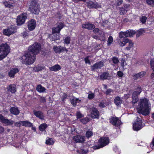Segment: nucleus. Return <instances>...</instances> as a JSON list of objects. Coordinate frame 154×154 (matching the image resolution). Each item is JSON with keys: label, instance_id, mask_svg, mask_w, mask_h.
I'll list each match as a JSON object with an SVG mask.
<instances>
[{"label": "nucleus", "instance_id": "nucleus-42", "mask_svg": "<svg viewBox=\"0 0 154 154\" xmlns=\"http://www.w3.org/2000/svg\"><path fill=\"white\" fill-rule=\"evenodd\" d=\"M147 4L152 7L154 6V0H146Z\"/></svg>", "mask_w": 154, "mask_h": 154}, {"label": "nucleus", "instance_id": "nucleus-5", "mask_svg": "<svg viewBox=\"0 0 154 154\" xmlns=\"http://www.w3.org/2000/svg\"><path fill=\"white\" fill-rule=\"evenodd\" d=\"M1 49H3L2 54L0 55V60L5 58L9 52L10 49L8 45L7 44H2L1 47Z\"/></svg>", "mask_w": 154, "mask_h": 154}, {"label": "nucleus", "instance_id": "nucleus-16", "mask_svg": "<svg viewBox=\"0 0 154 154\" xmlns=\"http://www.w3.org/2000/svg\"><path fill=\"white\" fill-rule=\"evenodd\" d=\"M28 28L30 31L33 30L36 26V21L33 19L29 21L28 23Z\"/></svg>", "mask_w": 154, "mask_h": 154}, {"label": "nucleus", "instance_id": "nucleus-63", "mask_svg": "<svg viewBox=\"0 0 154 154\" xmlns=\"http://www.w3.org/2000/svg\"><path fill=\"white\" fill-rule=\"evenodd\" d=\"M129 97V94H126L124 96V98L125 99H126L128 98Z\"/></svg>", "mask_w": 154, "mask_h": 154}, {"label": "nucleus", "instance_id": "nucleus-43", "mask_svg": "<svg viewBox=\"0 0 154 154\" xmlns=\"http://www.w3.org/2000/svg\"><path fill=\"white\" fill-rule=\"evenodd\" d=\"M113 41V38L111 36H110L108 39L107 41V45H110L112 42Z\"/></svg>", "mask_w": 154, "mask_h": 154}, {"label": "nucleus", "instance_id": "nucleus-1", "mask_svg": "<svg viewBox=\"0 0 154 154\" xmlns=\"http://www.w3.org/2000/svg\"><path fill=\"white\" fill-rule=\"evenodd\" d=\"M137 109L139 113L146 116L148 115L150 112L151 105L148 103V100L147 99H140Z\"/></svg>", "mask_w": 154, "mask_h": 154}, {"label": "nucleus", "instance_id": "nucleus-44", "mask_svg": "<svg viewBox=\"0 0 154 154\" xmlns=\"http://www.w3.org/2000/svg\"><path fill=\"white\" fill-rule=\"evenodd\" d=\"M113 63L115 64H116L119 62L118 58L116 57H113L112 58Z\"/></svg>", "mask_w": 154, "mask_h": 154}, {"label": "nucleus", "instance_id": "nucleus-8", "mask_svg": "<svg viewBox=\"0 0 154 154\" xmlns=\"http://www.w3.org/2000/svg\"><path fill=\"white\" fill-rule=\"evenodd\" d=\"M135 34V31L133 30H128L125 32H121L119 34V38L131 37Z\"/></svg>", "mask_w": 154, "mask_h": 154}, {"label": "nucleus", "instance_id": "nucleus-56", "mask_svg": "<svg viewBox=\"0 0 154 154\" xmlns=\"http://www.w3.org/2000/svg\"><path fill=\"white\" fill-rule=\"evenodd\" d=\"M150 145L151 148L152 149H154V138L152 139Z\"/></svg>", "mask_w": 154, "mask_h": 154}, {"label": "nucleus", "instance_id": "nucleus-6", "mask_svg": "<svg viewBox=\"0 0 154 154\" xmlns=\"http://www.w3.org/2000/svg\"><path fill=\"white\" fill-rule=\"evenodd\" d=\"M29 10L32 13L38 14L40 11V7L36 3L32 2L29 6Z\"/></svg>", "mask_w": 154, "mask_h": 154}, {"label": "nucleus", "instance_id": "nucleus-61", "mask_svg": "<svg viewBox=\"0 0 154 154\" xmlns=\"http://www.w3.org/2000/svg\"><path fill=\"white\" fill-rule=\"evenodd\" d=\"M40 101L42 102H44L45 101V99L44 97H41L40 98Z\"/></svg>", "mask_w": 154, "mask_h": 154}, {"label": "nucleus", "instance_id": "nucleus-21", "mask_svg": "<svg viewBox=\"0 0 154 154\" xmlns=\"http://www.w3.org/2000/svg\"><path fill=\"white\" fill-rule=\"evenodd\" d=\"M129 39L127 38H120L118 41V43L120 46L123 47L128 43Z\"/></svg>", "mask_w": 154, "mask_h": 154}, {"label": "nucleus", "instance_id": "nucleus-13", "mask_svg": "<svg viewBox=\"0 0 154 154\" xmlns=\"http://www.w3.org/2000/svg\"><path fill=\"white\" fill-rule=\"evenodd\" d=\"M64 25V23H59L57 25V27L52 28V33L54 34L55 33H59L60 30L63 28Z\"/></svg>", "mask_w": 154, "mask_h": 154}, {"label": "nucleus", "instance_id": "nucleus-48", "mask_svg": "<svg viewBox=\"0 0 154 154\" xmlns=\"http://www.w3.org/2000/svg\"><path fill=\"white\" fill-rule=\"evenodd\" d=\"M70 38L69 37H66L64 39L65 43L66 44H69L70 43Z\"/></svg>", "mask_w": 154, "mask_h": 154}, {"label": "nucleus", "instance_id": "nucleus-30", "mask_svg": "<svg viewBox=\"0 0 154 154\" xmlns=\"http://www.w3.org/2000/svg\"><path fill=\"white\" fill-rule=\"evenodd\" d=\"M114 102L115 104L117 106L120 105L122 103V98L119 97H117L114 100Z\"/></svg>", "mask_w": 154, "mask_h": 154}, {"label": "nucleus", "instance_id": "nucleus-34", "mask_svg": "<svg viewBox=\"0 0 154 154\" xmlns=\"http://www.w3.org/2000/svg\"><path fill=\"white\" fill-rule=\"evenodd\" d=\"M22 125L26 127H30L32 126V123L27 121H22Z\"/></svg>", "mask_w": 154, "mask_h": 154}, {"label": "nucleus", "instance_id": "nucleus-53", "mask_svg": "<svg viewBox=\"0 0 154 154\" xmlns=\"http://www.w3.org/2000/svg\"><path fill=\"white\" fill-rule=\"evenodd\" d=\"M113 92V91L111 89H108L107 90L106 93V94L107 95H109L111 94V93Z\"/></svg>", "mask_w": 154, "mask_h": 154}, {"label": "nucleus", "instance_id": "nucleus-29", "mask_svg": "<svg viewBox=\"0 0 154 154\" xmlns=\"http://www.w3.org/2000/svg\"><path fill=\"white\" fill-rule=\"evenodd\" d=\"M16 87L14 84L10 85L8 88V91L12 93H14L16 91Z\"/></svg>", "mask_w": 154, "mask_h": 154}, {"label": "nucleus", "instance_id": "nucleus-19", "mask_svg": "<svg viewBox=\"0 0 154 154\" xmlns=\"http://www.w3.org/2000/svg\"><path fill=\"white\" fill-rule=\"evenodd\" d=\"M54 51L56 53H60L64 51H67V49L64 47L61 46H54L53 48Z\"/></svg>", "mask_w": 154, "mask_h": 154}, {"label": "nucleus", "instance_id": "nucleus-17", "mask_svg": "<svg viewBox=\"0 0 154 154\" xmlns=\"http://www.w3.org/2000/svg\"><path fill=\"white\" fill-rule=\"evenodd\" d=\"M127 46L125 47L124 49L125 51H132L134 50V42L131 40L129 39Z\"/></svg>", "mask_w": 154, "mask_h": 154}, {"label": "nucleus", "instance_id": "nucleus-50", "mask_svg": "<svg viewBox=\"0 0 154 154\" xmlns=\"http://www.w3.org/2000/svg\"><path fill=\"white\" fill-rule=\"evenodd\" d=\"M151 68L154 71V59H152L150 61Z\"/></svg>", "mask_w": 154, "mask_h": 154}, {"label": "nucleus", "instance_id": "nucleus-54", "mask_svg": "<svg viewBox=\"0 0 154 154\" xmlns=\"http://www.w3.org/2000/svg\"><path fill=\"white\" fill-rule=\"evenodd\" d=\"M22 121H20L16 122L15 123V125L17 127H20L22 124Z\"/></svg>", "mask_w": 154, "mask_h": 154}, {"label": "nucleus", "instance_id": "nucleus-37", "mask_svg": "<svg viewBox=\"0 0 154 154\" xmlns=\"http://www.w3.org/2000/svg\"><path fill=\"white\" fill-rule=\"evenodd\" d=\"M47 127V124L45 123L42 124L39 126V129L41 131H43L45 130Z\"/></svg>", "mask_w": 154, "mask_h": 154}, {"label": "nucleus", "instance_id": "nucleus-33", "mask_svg": "<svg viewBox=\"0 0 154 154\" xmlns=\"http://www.w3.org/2000/svg\"><path fill=\"white\" fill-rule=\"evenodd\" d=\"M135 92H133L132 96V102L134 104L137 103L138 100V99L137 96L135 95Z\"/></svg>", "mask_w": 154, "mask_h": 154}, {"label": "nucleus", "instance_id": "nucleus-57", "mask_svg": "<svg viewBox=\"0 0 154 154\" xmlns=\"http://www.w3.org/2000/svg\"><path fill=\"white\" fill-rule=\"evenodd\" d=\"M117 75L119 77H122L123 75V73L122 72L119 71L117 72Z\"/></svg>", "mask_w": 154, "mask_h": 154}, {"label": "nucleus", "instance_id": "nucleus-18", "mask_svg": "<svg viewBox=\"0 0 154 154\" xmlns=\"http://www.w3.org/2000/svg\"><path fill=\"white\" fill-rule=\"evenodd\" d=\"M104 62L103 61H100L98 63H96L91 66V68L92 70H94L97 69L101 68L103 66Z\"/></svg>", "mask_w": 154, "mask_h": 154}, {"label": "nucleus", "instance_id": "nucleus-11", "mask_svg": "<svg viewBox=\"0 0 154 154\" xmlns=\"http://www.w3.org/2000/svg\"><path fill=\"white\" fill-rule=\"evenodd\" d=\"M110 122L113 125L116 127H118L121 124L120 120L116 117H111L110 119Z\"/></svg>", "mask_w": 154, "mask_h": 154}, {"label": "nucleus", "instance_id": "nucleus-58", "mask_svg": "<svg viewBox=\"0 0 154 154\" xmlns=\"http://www.w3.org/2000/svg\"><path fill=\"white\" fill-rule=\"evenodd\" d=\"M124 9L127 11L129 9L130 5H126L124 6Z\"/></svg>", "mask_w": 154, "mask_h": 154}, {"label": "nucleus", "instance_id": "nucleus-3", "mask_svg": "<svg viewBox=\"0 0 154 154\" xmlns=\"http://www.w3.org/2000/svg\"><path fill=\"white\" fill-rule=\"evenodd\" d=\"M40 45L37 43L35 42L29 47V52L35 55L39 53L40 51Z\"/></svg>", "mask_w": 154, "mask_h": 154}, {"label": "nucleus", "instance_id": "nucleus-9", "mask_svg": "<svg viewBox=\"0 0 154 154\" xmlns=\"http://www.w3.org/2000/svg\"><path fill=\"white\" fill-rule=\"evenodd\" d=\"M16 31L15 27L13 26H12L6 29H4L3 33L5 35L9 36L15 33Z\"/></svg>", "mask_w": 154, "mask_h": 154}, {"label": "nucleus", "instance_id": "nucleus-35", "mask_svg": "<svg viewBox=\"0 0 154 154\" xmlns=\"http://www.w3.org/2000/svg\"><path fill=\"white\" fill-rule=\"evenodd\" d=\"M100 78L102 80L106 79L108 77V73L107 72H104L100 76Z\"/></svg>", "mask_w": 154, "mask_h": 154}, {"label": "nucleus", "instance_id": "nucleus-60", "mask_svg": "<svg viewBox=\"0 0 154 154\" xmlns=\"http://www.w3.org/2000/svg\"><path fill=\"white\" fill-rule=\"evenodd\" d=\"M28 34L27 32H25L22 33V35L23 37H25Z\"/></svg>", "mask_w": 154, "mask_h": 154}, {"label": "nucleus", "instance_id": "nucleus-24", "mask_svg": "<svg viewBox=\"0 0 154 154\" xmlns=\"http://www.w3.org/2000/svg\"><path fill=\"white\" fill-rule=\"evenodd\" d=\"M95 26L91 23H88L83 24L82 25V28L83 29H92L95 28Z\"/></svg>", "mask_w": 154, "mask_h": 154}, {"label": "nucleus", "instance_id": "nucleus-62", "mask_svg": "<svg viewBox=\"0 0 154 154\" xmlns=\"http://www.w3.org/2000/svg\"><path fill=\"white\" fill-rule=\"evenodd\" d=\"M99 29L98 28H95L93 30V31L95 33H96L99 32Z\"/></svg>", "mask_w": 154, "mask_h": 154}, {"label": "nucleus", "instance_id": "nucleus-52", "mask_svg": "<svg viewBox=\"0 0 154 154\" xmlns=\"http://www.w3.org/2000/svg\"><path fill=\"white\" fill-rule=\"evenodd\" d=\"M125 60V59H122L121 60V65L122 68V69H124Z\"/></svg>", "mask_w": 154, "mask_h": 154}, {"label": "nucleus", "instance_id": "nucleus-12", "mask_svg": "<svg viewBox=\"0 0 154 154\" xmlns=\"http://www.w3.org/2000/svg\"><path fill=\"white\" fill-rule=\"evenodd\" d=\"M73 140L75 143H82L85 141V137L80 135H77L73 137Z\"/></svg>", "mask_w": 154, "mask_h": 154}, {"label": "nucleus", "instance_id": "nucleus-45", "mask_svg": "<svg viewBox=\"0 0 154 154\" xmlns=\"http://www.w3.org/2000/svg\"><path fill=\"white\" fill-rule=\"evenodd\" d=\"M147 19L146 17L145 16H143L140 17V20L142 23H145Z\"/></svg>", "mask_w": 154, "mask_h": 154}, {"label": "nucleus", "instance_id": "nucleus-47", "mask_svg": "<svg viewBox=\"0 0 154 154\" xmlns=\"http://www.w3.org/2000/svg\"><path fill=\"white\" fill-rule=\"evenodd\" d=\"M127 12V10H125L123 8H120V14H125Z\"/></svg>", "mask_w": 154, "mask_h": 154}, {"label": "nucleus", "instance_id": "nucleus-20", "mask_svg": "<svg viewBox=\"0 0 154 154\" xmlns=\"http://www.w3.org/2000/svg\"><path fill=\"white\" fill-rule=\"evenodd\" d=\"M91 116L93 119H98L99 117V113L96 108H94L91 114Z\"/></svg>", "mask_w": 154, "mask_h": 154}, {"label": "nucleus", "instance_id": "nucleus-41", "mask_svg": "<svg viewBox=\"0 0 154 154\" xmlns=\"http://www.w3.org/2000/svg\"><path fill=\"white\" fill-rule=\"evenodd\" d=\"M80 122L84 124H85L88 122L89 121V119L88 117H86L85 118L80 120Z\"/></svg>", "mask_w": 154, "mask_h": 154}, {"label": "nucleus", "instance_id": "nucleus-32", "mask_svg": "<svg viewBox=\"0 0 154 154\" xmlns=\"http://www.w3.org/2000/svg\"><path fill=\"white\" fill-rule=\"evenodd\" d=\"M36 90L38 92L42 93L45 92L46 89L44 87L39 85H37L36 87Z\"/></svg>", "mask_w": 154, "mask_h": 154}, {"label": "nucleus", "instance_id": "nucleus-25", "mask_svg": "<svg viewBox=\"0 0 154 154\" xmlns=\"http://www.w3.org/2000/svg\"><path fill=\"white\" fill-rule=\"evenodd\" d=\"M17 68H14L12 69L8 73V74L10 77L13 78L14 75L19 72Z\"/></svg>", "mask_w": 154, "mask_h": 154}, {"label": "nucleus", "instance_id": "nucleus-7", "mask_svg": "<svg viewBox=\"0 0 154 154\" xmlns=\"http://www.w3.org/2000/svg\"><path fill=\"white\" fill-rule=\"evenodd\" d=\"M143 128L142 120L137 118L133 125V128L134 131H138Z\"/></svg>", "mask_w": 154, "mask_h": 154}, {"label": "nucleus", "instance_id": "nucleus-49", "mask_svg": "<svg viewBox=\"0 0 154 154\" xmlns=\"http://www.w3.org/2000/svg\"><path fill=\"white\" fill-rule=\"evenodd\" d=\"M122 0H115L116 4L118 6L120 5L122 3Z\"/></svg>", "mask_w": 154, "mask_h": 154}, {"label": "nucleus", "instance_id": "nucleus-27", "mask_svg": "<svg viewBox=\"0 0 154 154\" xmlns=\"http://www.w3.org/2000/svg\"><path fill=\"white\" fill-rule=\"evenodd\" d=\"M11 113L14 115H18L20 113V111L17 107H12L10 109Z\"/></svg>", "mask_w": 154, "mask_h": 154}, {"label": "nucleus", "instance_id": "nucleus-39", "mask_svg": "<svg viewBox=\"0 0 154 154\" xmlns=\"http://www.w3.org/2000/svg\"><path fill=\"white\" fill-rule=\"evenodd\" d=\"M141 92V89L140 87H138L136 89L135 91L134 92H135V95L137 96Z\"/></svg>", "mask_w": 154, "mask_h": 154}, {"label": "nucleus", "instance_id": "nucleus-28", "mask_svg": "<svg viewBox=\"0 0 154 154\" xmlns=\"http://www.w3.org/2000/svg\"><path fill=\"white\" fill-rule=\"evenodd\" d=\"M61 69L60 66L58 64H56L54 66L49 68V69L51 71H54L55 72Z\"/></svg>", "mask_w": 154, "mask_h": 154}, {"label": "nucleus", "instance_id": "nucleus-4", "mask_svg": "<svg viewBox=\"0 0 154 154\" xmlns=\"http://www.w3.org/2000/svg\"><path fill=\"white\" fill-rule=\"evenodd\" d=\"M109 142V139L107 137H102L99 141V145L94 146V149H98L107 145Z\"/></svg>", "mask_w": 154, "mask_h": 154}, {"label": "nucleus", "instance_id": "nucleus-64", "mask_svg": "<svg viewBox=\"0 0 154 154\" xmlns=\"http://www.w3.org/2000/svg\"><path fill=\"white\" fill-rule=\"evenodd\" d=\"M4 131V129L3 127H0V132H2Z\"/></svg>", "mask_w": 154, "mask_h": 154}, {"label": "nucleus", "instance_id": "nucleus-55", "mask_svg": "<svg viewBox=\"0 0 154 154\" xmlns=\"http://www.w3.org/2000/svg\"><path fill=\"white\" fill-rule=\"evenodd\" d=\"M89 57H86L85 58V60L86 63L90 64V62L89 60Z\"/></svg>", "mask_w": 154, "mask_h": 154}, {"label": "nucleus", "instance_id": "nucleus-14", "mask_svg": "<svg viewBox=\"0 0 154 154\" xmlns=\"http://www.w3.org/2000/svg\"><path fill=\"white\" fill-rule=\"evenodd\" d=\"M0 121L7 125H12L14 123V121L9 120L4 117L2 115H0Z\"/></svg>", "mask_w": 154, "mask_h": 154}, {"label": "nucleus", "instance_id": "nucleus-10", "mask_svg": "<svg viewBox=\"0 0 154 154\" xmlns=\"http://www.w3.org/2000/svg\"><path fill=\"white\" fill-rule=\"evenodd\" d=\"M26 18V14L23 13L20 14L17 18V23L18 25H21L24 23L25 20Z\"/></svg>", "mask_w": 154, "mask_h": 154}, {"label": "nucleus", "instance_id": "nucleus-51", "mask_svg": "<svg viewBox=\"0 0 154 154\" xmlns=\"http://www.w3.org/2000/svg\"><path fill=\"white\" fill-rule=\"evenodd\" d=\"M76 116L78 119L80 118L83 116L79 112H77L76 113Z\"/></svg>", "mask_w": 154, "mask_h": 154}, {"label": "nucleus", "instance_id": "nucleus-36", "mask_svg": "<svg viewBox=\"0 0 154 154\" xmlns=\"http://www.w3.org/2000/svg\"><path fill=\"white\" fill-rule=\"evenodd\" d=\"M54 143V141L51 138H48L46 140V143L49 145H52Z\"/></svg>", "mask_w": 154, "mask_h": 154}, {"label": "nucleus", "instance_id": "nucleus-22", "mask_svg": "<svg viewBox=\"0 0 154 154\" xmlns=\"http://www.w3.org/2000/svg\"><path fill=\"white\" fill-rule=\"evenodd\" d=\"M3 4L6 7L10 8L14 6V2L12 0H8L4 2Z\"/></svg>", "mask_w": 154, "mask_h": 154}, {"label": "nucleus", "instance_id": "nucleus-59", "mask_svg": "<svg viewBox=\"0 0 154 154\" xmlns=\"http://www.w3.org/2000/svg\"><path fill=\"white\" fill-rule=\"evenodd\" d=\"M99 106L101 107H103L105 106V105L103 103L101 102L99 103Z\"/></svg>", "mask_w": 154, "mask_h": 154}, {"label": "nucleus", "instance_id": "nucleus-23", "mask_svg": "<svg viewBox=\"0 0 154 154\" xmlns=\"http://www.w3.org/2000/svg\"><path fill=\"white\" fill-rule=\"evenodd\" d=\"M146 72L145 71H142L139 73L135 74L133 76V78L134 80H137L143 77L146 74Z\"/></svg>", "mask_w": 154, "mask_h": 154}, {"label": "nucleus", "instance_id": "nucleus-2", "mask_svg": "<svg viewBox=\"0 0 154 154\" xmlns=\"http://www.w3.org/2000/svg\"><path fill=\"white\" fill-rule=\"evenodd\" d=\"M35 58V55L28 52L22 57L21 60L23 63L29 65L32 64L34 62Z\"/></svg>", "mask_w": 154, "mask_h": 154}, {"label": "nucleus", "instance_id": "nucleus-26", "mask_svg": "<svg viewBox=\"0 0 154 154\" xmlns=\"http://www.w3.org/2000/svg\"><path fill=\"white\" fill-rule=\"evenodd\" d=\"M34 114L39 119L43 120L44 116L43 113L40 111H36L34 110L33 111Z\"/></svg>", "mask_w": 154, "mask_h": 154}, {"label": "nucleus", "instance_id": "nucleus-31", "mask_svg": "<svg viewBox=\"0 0 154 154\" xmlns=\"http://www.w3.org/2000/svg\"><path fill=\"white\" fill-rule=\"evenodd\" d=\"M70 100L71 103L74 106H75L77 103H79L81 101L80 100L74 97H72Z\"/></svg>", "mask_w": 154, "mask_h": 154}, {"label": "nucleus", "instance_id": "nucleus-46", "mask_svg": "<svg viewBox=\"0 0 154 154\" xmlns=\"http://www.w3.org/2000/svg\"><path fill=\"white\" fill-rule=\"evenodd\" d=\"M94 97V93L90 92L88 96V98L89 99H92Z\"/></svg>", "mask_w": 154, "mask_h": 154}, {"label": "nucleus", "instance_id": "nucleus-40", "mask_svg": "<svg viewBox=\"0 0 154 154\" xmlns=\"http://www.w3.org/2000/svg\"><path fill=\"white\" fill-rule=\"evenodd\" d=\"M92 135L93 132L91 131H88L86 132V136L88 138L91 137Z\"/></svg>", "mask_w": 154, "mask_h": 154}, {"label": "nucleus", "instance_id": "nucleus-38", "mask_svg": "<svg viewBox=\"0 0 154 154\" xmlns=\"http://www.w3.org/2000/svg\"><path fill=\"white\" fill-rule=\"evenodd\" d=\"M53 36L52 35L50 37V38L51 37V36L53 37V38H51V39H52V40H56L59 39H60V36L59 35H57L56 34H53Z\"/></svg>", "mask_w": 154, "mask_h": 154}, {"label": "nucleus", "instance_id": "nucleus-15", "mask_svg": "<svg viewBox=\"0 0 154 154\" xmlns=\"http://www.w3.org/2000/svg\"><path fill=\"white\" fill-rule=\"evenodd\" d=\"M87 6L90 8H97L101 7V5L100 4H98L97 2L94 3L91 1H89L88 2Z\"/></svg>", "mask_w": 154, "mask_h": 154}]
</instances>
